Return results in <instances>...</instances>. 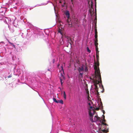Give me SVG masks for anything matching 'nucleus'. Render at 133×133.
<instances>
[{
  "label": "nucleus",
  "instance_id": "obj_17",
  "mask_svg": "<svg viewBox=\"0 0 133 133\" xmlns=\"http://www.w3.org/2000/svg\"><path fill=\"white\" fill-rule=\"evenodd\" d=\"M62 96L64 99L65 100H66V95L65 91H63Z\"/></svg>",
  "mask_w": 133,
  "mask_h": 133
},
{
  "label": "nucleus",
  "instance_id": "obj_56",
  "mask_svg": "<svg viewBox=\"0 0 133 133\" xmlns=\"http://www.w3.org/2000/svg\"><path fill=\"white\" fill-rule=\"evenodd\" d=\"M89 56L90 57V55H89Z\"/></svg>",
  "mask_w": 133,
  "mask_h": 133
},
{
  "label": "nucleus",
  "instance_id": "obj_24",
  "mask_svg": "<svg viewBox=\"0 0 133 133\" xmlns=\"http://www.w3.org/2000/svg\"><path fill=\"white\" fill-rule=\"evenodd\" d=\"M88 69L87 67L84 65V71L85 72H87L88 71Z\"/></svg>",
  "mask_w": 133,
  "mask_h": 133
},
{
  "label": "nucleus",
  "instance_id": "obj_41",
  "mask_svg": "<svg viewBox=\"0 0 133 133\" xmlns=\"http://www.w3.org/2000/svg\"><path fill=\"white\" fill-rule=\"evenodd\" d=\"M103 124L104 125H105L106 126H108V125L106 123H104V124Z\"/></svg>",
  "mask_w": 133,
  "mask_h": 133
},
{
  "label": "nucleus",
  "instance_id": "obj_51",
  "mask_svg": "<svg viewBox=\"0 0 133 133\" xmlns=\"http://www.w3.org/2000/svg\"><path fill=\"white\" fill-rule=\"evenodd\" d=\"M98 66L99 65V63H98Z\"/></svg>",
  "mask_w": 133,
  "mask_h": 133
},
{
  "label": "nucleus",
  "instance_id": "obj_13",
  "mask_svg": "<svg viewBox=\"0 0 133 133\" xmlns=\"http://www.w3.org/2000/svg\"><path fill=\"white\" fill-rule=\"evenodd\" d=\"M84 65H83L81 66V67H79L78 69V71H84Z\"/></svg>",
  "mask_w": 133,
  "mask_h": 133
},
{
  "label": "nucleus",
  "instance_id": "obj_30",
  "mask_svg": "<svg viewBox=\"0 0 133 133\" xmlns=\"http://www.w3.org/2000/svg\"><path fill=\"white\" fill-rule=\"evenodd\" d=\"M59 103L63 104V101L62 99H60L59 101Z\"/></svg>",
  "mask_w": 133,
  "mask_h": 133
},
{
  "label": "nucleus",
  "instance_id": "obj_10",
  "mask_svg": "<svg viewBox=\"0 0 133 133\" xmlns=\"http://www.w3.org/2000/svg\"><path fill=\"white\" fill-rule=\"evenodd\" d=\"M79 73L78 74V77L79 79H80L83 77V73L82 71H78Z\"/></svg>",
  "mask_w": 133,
  "mask_h": 133
},
{
  "label": "nucleus",
  "instance_id": "obj_46",
  "mask_svg": "<svg viewBox=\"0 0 133 133\" xmlns=\"http://www.w3.org/2000/svg\"><path fill=\"white\" fill-rule=\"evenodd\" d=\"M103 121H104V122H105V121H105V119H103Z\"/></svg>",
  "mask_w": 133,
  "mask_h": 133
},
{
  "label": "nucleus",
  "instance_id": "obj_6",
  "mask_svg": "<svg viewBox=\"0 0 133 133\" xmlns=\"http://www.w3.org/2000/svg\"><path fill=\"white\" fill-rule=\"evenodd\" d=\"M15 19L14 21L11 20V23L10 24H11L12 23L14 26L17 27V26H18V23L19 21L15 17Z\"/></svg>",
  "mask_w": 133,
  "mask_h": 133
},
{
  "label": "nucleus",
  "instance_id": "obj_16",
  "mask_svg": "<svg viewBox=\"0 0 133 133\" xmlns=\"http://www.w3.org/2000/svg\"><path fill=\"white\" fill-rule=\"evenodd\" d=\"M95 70L96 72H97V74H99V73H100V71L99 68L97 66H96L95 67Z\"/></svg>",
  "mask_w": 133,
  "mask_h": 133
},
{
  "label": "nucleus",
  "instance_id": "obj_43",
  "mask_svg": "<svg viewBox=\"0 0 133 133\" xmlns=\"http://www.w3.org/2000/svg\"><path fill=\"white\" fill-rule=\"evenodd\" d=\"M1 43H2V44H4V42H3V41H2V42H1Z\"/></svg>",
  "mask_w": 133,
  "mask_h": 133
},
{
  "label": "nucleus",
  "instance_id": "obj_5",
  "mask_svg": "<svg viewBox=\"0 0 133 133\" xmlns=\"http://www.w3.org/2000/svg\"><path fill=\"white\" fill-rule=\"evenodd\" d=\"M95 2V18L94 21L93 20L94 23L95 25H96V21H97V13H96V0H94Z\"/></svg>",
  "mask_w": 133,
  "mask_h": 133
},
{
  "label": "nucleus",
  "instance_id": "obj_38",
  "mask_svg": "<svg viewBox=\"0 0 133 133\" xmlns=\"http://www.w3.org/2000/svg\"><path fill=\"white\" fill-rule=\"evenodd\" d=\"M51 3L52 4V2H50V1H47V2L46 3H47V4L48 3Z\"/></svg>",
  "mask_w": 133,
  "mask_h": 133
},
{
  "label": "nucleus",
  "instance_id": "obj_32",
  "mask_svg": "<svg viewBox=\"0 0 133 133\" xmlns=\"http://www.w3.org/2000/svg\"><path fill=\"white\" fill-rule=\"evenodd\" d=\"M55 62V59H52V64H54V62Z\"/></svg>",
  "mask_w": 133,
  "mask_h": 133
},
{
  "label": "nucleus",
  "instance_id": "obj_23",
  "mask_svg": "<svg viewBox=\"0 0 133 133\" xmlns=\"http://www.w3.org/2000/svg\"><path fill=\"white\" fill-rule=\"evenodd\" d=\"M89 117L90 121L92 122H94L93 120V117L89 116Z\"/></svg>",
  "mask_w": 133,
  "mask_h": 133
},
{
  "label": "nucleus",
  "instance_id": "obj_33",
  "mask_svg": "<svg viewBox=\"0 0 133 133\" xmlns=\"http://www.w3.org/2000/svg\"><path fill=\"white\" fill-rule=\"evenodd\" d=\"M37 92L38 93V95H39V96L41 97V98H42V99L44 101L43 99V98H42V97L40 96V95H39V93L38 92V91H37Z\"/></svg>",
  "mask_w": 133,
  "mask_h": 133
},
{
  "label": "nucleus",
  "instance_id": "obj_44",
  "mask_svg": "<svg viewBox=\"0 0 133 133\" xmlns=\"http://www.w3.org/2000/svg\"><path fill=\"white\" fill-rule=\"evenodd\" d=\"M54 10H55V7H54ZM55 14H56V17L57 16V15H56V12H55Z\"/></svg>",
  "mask_w": 133,
  "mask_h": 133
},
{
  "label": "nucleus",
  "instance_id": "obj_45",
  "mask_svg": "<svg viewBox=\"0 0 133 133\" xmlns=\"http://www.w3.org/2000/svg\"><path fill=\"white\" fill-rule=\"evenodd\" d=\"M33 8V7H31L30 8V10H31V9Z\"/></svg>",
  "mask_w": 133,
  "mask_h": 133
},
{
  "label": "nucleus",
  "instance_id": "obj_34",
  "mask_svg": "<svg viewBox=\"0 0 133 133\" xmlns=\"http://www.w3.org/2000/svg\"><path fill=\"white\" fill-rule=\"evenodd\" d=\"M3 81V78L2 77H0V81Z\"/></svg>",
  "mask_w": 133,
  "mask_h": 133
},
{
  "label": "nucleus",
  "instance_id": "obj_2",
  "mask_svg": "<svg viewBox=\"0 0 133 133\" xmlns=\"http://www.w3.org/2000/svg\"><path fill=\"white\" fill-rule=\"evenodd\" d=\"M23 3V2L22 0H9L8 2L6 3V6L8 7H9L10 5L14 6L15 4L17 5L18 6L22 5Z\"/></svg>",
  "mask_w": 133,
  "mask_h": 133
},
{
  "label": "nucleus",
  "instance_id": "obj_27",
  "mask_svg": "<svg viewBox=\"0 0 133 133\" xmlns=\"http://www.w3.org/2000/svg\"><path fill=\"white\" fill-rule=\"evenodd\" d=\"M12 76L11 74L9 76H8V75L6 76L5 77V78H10L11 77H12Z\"/></svg>",
  "mask_w": 133,
  "mask_h": 133
},
{
  "label": "nucleus",
  "instance_id": "obj_55",
  "mask_svg": "<svg viewBox=\"0 0 133 133\" xmlns=\"http://www.w3.org/2000/svg\"><path fill=\"white\" fill-rule=\"evenodd\" d=\"M89 56L90 57V55H89Z\"/></svg>",
  "mask_w": 133,
  "mask_h": 133
},
{
  "label": "nucleus",
  "instance_id": "obj_22",
  "mask_svg": "<svg viewBox=\"0 0 133 133\" xmlns=\"http://www.w3.org/2000/svg\"><path fill=\"white\" fill-rule=\"evenodd\" d=\"M47 4V3H42L41 4H37L34 7H35L36 6H42V5H45Z\"/></svg>",
  "mask_w": 133,
  "mask_h": 133
},
{
  "label": "nucleus",
  "instance_id": "obj_21",
  "mask_svg": "<svg viewBox=\"0 0 133 133\" xmlns=\"http://www.w3.org/2000/svg\"><path fill=\"white\" fill-rule=\"evenodd\" d=\"M64 75H65V74H63V72L62 73H61V77H62L63 78L64 80H65V76H64Z\"/></svg>",
  "mask_w": 133,
  "mask_h": 133
},
{
  "label": "nucleus",
  "instance_id": "obj_1",
  "mask_svg": "<svg viewBox=\"0 0 133 133\" xmlns=\"http://www.w3.org/2000/svg\"><path fill=\"white\" fill-rule=\"evenodd\" d=\"M95 35L94 36L95 40H94V43L95 47V49L96 52V59L97 61L98 62L99 60V51H98V43H97V32L96 30V31H95Z\"/></svg>",
  "mask_w": 133,
  "mask_h": 133
},
{
  "label": "nucleus",
  "instance_id": "obj_37",
  "mask_svg": "<svg viewBox=\"0 0 133 133\" xmlns=\"http://www.w3.org/2000/svg\"><path fill=\"white\" fill-rule=\"evenodd\" d=\"M58 89H60V91H62V88L60 87H58Z\"/></svg>",
  "mask_w": 133,
  "mask_h": 133
},
{
  "label": "nucleus",
  "instance_id": "obj_36",
  "mask_svg": "<svg viewBox=\"0 0 133 133\" xmlns=\"http://www.w3.org/2000/svg\"><path fill=\"white\" fill-rule=\"evenodd\" d=\"M58 100V99H57V102L56 103H59V100Z\"/></svg>",
  "mask_w": 133,
  "mask_h": 133
},
{
  "label": "nucleus",
  "instance_id": "obj_52",
  "mask_svg": "<svg viewBox=\"0 0 133 133\" xmlns=\"http://www.w3.org/2000/svg\"><path fill=\"white\" fill-rule=\"evenodd\" d=\"M17 81H19V80L18 79Z\"/></svg>",
  "mask_w": 133,
  "mask_h": 133
},
{
  "label": "nucleus",
  "instance_id": "obj_50",
  "mask_svg": "<svg viewBox=\"0 0 133 133\" xmlns=\"http://www.w3.org/2000/svg\"><path fill=\"white\" fill-rule=\"evenodd\" d=\"M20 19H21V20H22V19H21V17H20Z\"/></svg>",
  "mask_w": 133,
  "mask_h": 133
},
{
  "label": "nucleus",
  "instance_id": "obj_39",
  "mask_svg": "<svg viewBox=\"0 0 133 133\" xmlns=\"http://www.w3.org/2000/svg\"><path fill=\"white\" fill-rule=\"evenodd\" d=\"M50 69H48V71H50L51 72V71H50Z\"/></svg>",
  "mask_w": 133,
  "mask_h": 133
},
{
  "label": "nucleus",
  "instance_id": "obj_42",
  "mask_svg": "<svg viewBox=\"0 0 133 133\" xmlns=\"http://www.w3.org/2000/svg\"><path fill=\"white\" fill-rule=\"evenodd\" d=\"M13 8H15L16 9L17 8V7L16 6H14L13 7Z\"/></svg>",
  "mask_w": 133,
  "mask_h": 133
},
{
  "label": "nucleus",
  "instance_id": "obj_14",
  "mask_svg": "<svg viewBox=\"0 0 133 133\" xmlns=\"http://www.w3.org/2000/svg\"><path fill=\"white\" fill-rule=\"evenodd\" d=\"M33 33L34 34H36L37 36L38 35L39 36L41 35L42 34V32H39L38 31V30H37V31H33Z\"/></svg>",
  "mask_w": 133,
  "mask_h": 133
},
{
  "label": "nucleus",
  "instance_id": "obj_25",
  "mask_svg": "<svg viewBox=\"0 0 133 133\" xmlns=\"http://www.w3.org/2000/svg\"><path fill=\"white\" fill-rule=\"evenodd\" d=\"M87 51L89 53H90L91 51V50L88 47H87Z\"/></svg>",
  "mask_w": 133,
  "mask_h": 133
},
{
  "label": "nucleus",
  "instance_id": "obj_53",
  "mask_svg": "<svg viewBox=\"0 0 133 133\" xmlns=\"http://www.w3.org/2000/svg\"><path fill=\"white\" fill-rule=\"evenodd\" d=\"M103 115V116H104V117H105V116H104L103 115Z\"/></svg>",
  "mask_w": 133,
  "mask_h": 133
},
{
  "label": "nucleus",
  "instance_id": "obj_49",
  "mask_svg": "<svg viewBox=\"0 0 133 133\" xmlns=\"http://www.w3.org/2000/svg\"><path fill=\"white\" fill-rule=\"evenodd\" d=\"M12 8H10V10H11H11H12Z\"/></svg>",
  "mask_w": 133,
  "mask_h": 133
},
{
  "label": "nucleus",
  "instance_id": "obj_35",
  "mask_svg": "<svg viewBox=\"0 0 133 133\" xmlns=\"http://www.w3.org/2000/svg\"><path fill=\"white\" fill-rule=\"evenodd\" d=\"M102 112L103 113V115L105 114V111L104 110H102Z\"/></svg>",
  "mask_w": 133,
  "mask_h": 133
},
{
  "label": "nucleus",
  "instance_id": "obj_26",
  "mask_svg": "<svg viewBox=\"0 0 133 133\" xmlns=\"http://www.w3.org/2000/svg\"><path fill=\"white\" fill-rule=\"evenodd\" d=\"M60 80V82L61 83V84L62 87L63 86V79L61 78H59Z\"/></svg>",
  "mask_w": 133,
  "mask_h": 133
},
{
  "label": "nucleus",
  "instance_id": "obj_48",
  "mask_svg": "<svg viewBox=\"0 0 133 133\" xmlns=\"http://www.w3.org/2000/svg\"><path fill=\"white\" fill-rule=\"evenodd\" d=\"M23 21L24 22V23H25V20L24 19L23 20Z\"/></svg>",
  "mask_w": 133,
  "mask_h": 133
},
{
  "label": "nucleus",
  "instance_id": "obj_47",
  "mask_svg": "<svg viewBox=\"0 0 133 133\" xmlns=\"http://www.w3.org/2000/svg\"><path fill=\"white\" fill-rule=\"evenodd\" d=\"M9 84L10 85V86L11 85H12V83L11 84Z\"/></svg>",
  "mask_w": 133,
  "mask_h": 133
},
{
  "label": "nucleus",
  "instance_id": "obj_15",
  "mask_svg": "<svg viewBox=\"0 0 133 133\" xmlns=\"http://www.w3.org/2000/svg\"><path fill=\"white\" fill-rule=\"evenodd\" d=\"M96 111H94L93 112H92L91 111H90L89 112V116H92L94 117V115L95 113L96 112Z\"/></svg>",
  "mask_w": 133,
  "mask_h": 133
},
{
  "label": "nucleus",
  "instance_id": "obj_4",
  "mask_svg": "<svg viewBox=\"0 0 133 133\" xmlns=\"http://www.w3.org/2000/svg\"><path fill=\"white\" fill-rule=\"evenodd\" d=\"M14 74L15 75L18 76H19L21 73V70L20 69H16L15 67L14 68Z\"/></svg>",
  "mask_w": 133,
  "mask_h": 133
},
{
  "label": "nucleus",
  "instance_id": "obj_18",
  "mask_svg": "<svg viewBox=\"0 0 133 133\" xmlns=\"http://www.w3.org/2000/svg\"><path fill=\"white\" fill-rule=\"evenodd\" d=\"M60 68H61L60 69H61V70H59V72L62 71L63 72V74H64V69L63 65H62L61 66Z\"/></svg>",
  "mask_w": 133,
  "mask_h": 133
},
{
  "label": "nucleus",
  "instance_id": "obj_12",
  "mask_svg": "<svg viewBox=\"0 0 133 133\" xmlns=\"http://www.w3.org/2000/svg\"><path fill=\"white\" fill-rule=\"evenodd\" d=\"M95 94L97 95V96H98L99 95V93L98 92V88L97 87V86L96 85L95 86Z\"/></svg>",
  "mask_w": 133,
  "mask_h": 133
},
{
  "label": "nucleus",
  "instance_id": "obj_8",
  "mask_svg": "<svg viewBox=\"0 0 133 133\" xmlns=\"http://www.w3.org/2000/svg\"><path fill=\"white\" fill-rule=\"evenodd\" d=\"M97 102L98 104V107L101 109H103V104L100 98L98 100Z\"/></svg>",
  "mask_w": 133,
  "mask_h": 133
},
{
  "label": "nucleus",
  "instance_id": "obj_31",
  "mask_svg": "<svg viewBox=\"0 0 133 133\" xmlns=\"http://www.w3.org/2000/svg\"><path fill=\"white\" fill-rule=\"evenodd\" d=\"M53 101L56 102V103L57 102V99H56V98H53Z\"/></svg>",
  "mask_w": 133,
  "mask_h": 133
},
{
  "label": "nucleus",
  "instance_id": "obj_11",
  "mask_svg": "<svg viewBox=\"0 0 133 133\" xmlns=\"http://www.w3.org/2000/svg\"><path fill=\"white\" fill-rule=\"evenodd\" d=\"M6 11V9L5 8H1L0 9V14L4 13V14L5 15V14Z\"/></svg>",
  "mask_w": 133,
  "mask_h": 133
},
{
  "label": "nucleus",
  "instance_id": "obj_29",
  "mask_svg": "<svg viewBox=\"0 0 133 133\" xmlns=\"http://www.w3.org/2000/svg\"><path fill=\"white\" fill-rule=\"evenodd\" d=\"M58 33H60L61 35L62 34V32L61 29H59L58 30Z\"/></svg>",
  "mask_w": 133,
  "mask_h": 133
},
{
  "label": "nucleus",
  "instance_id": "obj_3",
  "mask_svg": "<svg viewBox=\"0 0 133 133\" xmlns=\"http://www.w3.org/2000/svg\"><path fill=\"white\" fill-rule=\"evenodd\" d=\"M3 20L4 22L9 25V24L11 23V21L10 18L5 17L2 14H0V20Z\"/></svg>",
  "mask_w": 133,
  "mask_h": 133
},
{
  "label": "nucleus",
  "instance_id": "obj_7",
  "mask_svg": "<svg viewBox=\"0 0 133 133\" xmlns=\"http://www.w3.org/2000/svg\"><path fill=\"white\" fill-rule=\"evenodd\" d=\"M98 79L99 80L100 83L101 84V85H99V86L101 89H102V90L101 91V92L102 93H103L104 92V88L103 87V86L102 84V81L101 80V78L100 75L99 76H98Z\"/></svg>",
  "mask_w": 133,
  "mask_h": 133
},
{
  "label": "nucleus",
  "instance_id": "obj_20",
  "mask_svg": "<svg viewBox=\"0 0 133 133\" xmlns=\"http://www.w3.org/2000/svg\"><path fill=\"white\" fill-rule=\"evenodd\" d=\"M9 42V43L10 44V46H12V47H14V48L15 49H16V46L14 45V44L13 43H11L10 42Z\"/></svg>",
  "mask_w": 133,
  "mask_h": 133
},
{
  "label": "nucleus",
  "instance_id": "obj_28",
  "mask_svg": "<svg viewBox=\"0 0 133 133\" xmlns=\"http://www.w3.org/2000/svg\"><path fill=\"white\" fill-rule=\"evenodd\" d=\"M12 76L11 74L9 76H8V75L6 76L5 77V78H10L11 77H12Z\"/></svg>",
  "mask_w": 133,
  "mask_h": 133
},
{
  "label": "nucleus",
  "instance_id": "obj_54",
  "mask_svg": "<svg viewBox=\"0 0 133 133\" xmlns=\"http://www.w3.org/2000/svg\"><path fill=\"white\" fill-rule=\"evenodd\" d=\"M89 56L90 57V55H89Z\"/></svg>",
  "mask_w": 133,
  "mask_h": 133
},
{
  "label": "nucleus",
  "instance_id": "obj_40",
  "mask_svg": "<svg viewBox=\"0 0 133 133\" xmlns=\"http://www.w3.org/2000/svg\"><path fill=\"white\" fill-rule=\"evenodd\" d=\"M89 108L90 109H92V106H90Z\"/></svg>",
  "mask_w": 133,
  "mask_h": 133
},
{
  "label": "nucleus",
  "instance_id": "obj_19",
  "mask_svg": "<svg viewBox=\"0 0 133 133\" xmlns=\"http://www.w3.org/2000/svg\"><path fill=\"white\" fill-rule=\"evenodd\" d=\"M98 116L97 115L95 116L94 117V120L98 122L99 121H100V122H101V121L99 120V119L98 118Z\"/></svg>",
  "mask_w": 133,
  "mask_h": 133
},
{
  "label": "nucleus",
  "instance_id": "obj_9",
  "mask_svg": "<svg viewBox=\"0 0 133 133\" xmlns=\"http://www.w3.org/2000/svg\"><path fill=\"white\" fill-rule=\"evenodd\" d=\"M64 14L66 16V17L68 19H69L70 18V14L69 11L68 10H65Z\"/></svg>",
  "mask_w": 133,
  "mask_h": 133
}]
</instances>
